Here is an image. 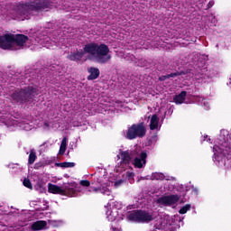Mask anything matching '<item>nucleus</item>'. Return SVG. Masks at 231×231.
Segmentation results:
<instances>
[{
	"mask_svg": "<svg viewBox=\"0 0 231 231\" xmlns=\"http://www.w3.org/2000/svg\"><path fill=\"white\" fill-rule=\"evenodd\" d=\"M109 46L106 43H97L95 42L86 43L83 50L77 51L68 56L69 60L79 62L82 60L86 53L88 55V60H95L97 64H107L112 56L109 54Z\"/></svg>",
	"mask_w": 231,
	"mask_h": 231,
	"instance_id": "f257e3e1",
	"label": "nucleus"
},
{
	"mask_svg": "<svg viewBox=\"0 0 231 231\" xmlns=\"http://www.w3.org/2000/svg\"><path fill=\"white\" fill-rule=\"evenodd\" d=\"M218 145L214 147L215 153V162L217 163H223L226 169H231V134L228 138V134L226 136L220 134L217 138Z\"/></svg>",
	"mask_w": 231,
	"mask_h": 231,
	"instance_id": "f03ea898",
	"label": "nucleus"
},
{
	"mask_svg": "<svg viewBox=\"0 0 231 231\" xmlns=\"http://www.w3.org/2000/svg\"><path fill=\"white\" fill-rule=\"evenodd\" d=\"M54 4L51 0H30L26 3H20L17 5V14L19 15H28L32 12H36L37 14L44 12V10H51Z\"/></svg>",
	"mask_w": 231,
	"mask_h": 231,
	"instance_id": "7ed1b4c3",
	"label": "nucleus"
},
{
	"mask_svg": "<svg viewBox=\"0 0 231 231\" xmlns=\"http://www.w3.org/2000/svg\"><path fill=\"white\" fill-rule=\"evenodd\" d=\"M28 36L24 34L5 33L0 36V48L2 50H14V44L23 47L28 42Z\"/></svg>",
	"mask_w": 231,
	"mask_h": 231,
	"instance_id": "20e7f679",
	"label": "nucleus"
},
{
	"mask_svg": "<svg viewBox=\"0 0 231 231\" xmlns=\"http://www.w3.org/2000/svg\"><path fill=\"white\" fill-rule=\"evenodd\" d=\"M35 95H38L37 88L26 87L12 93L11 98L17 104H28V102H33V97H35Z\"/></svg>",
	"mask_w": 231,
	"mask_h": 231,
	"instance_id": "39448f33",
	"label": "nucleus"
},
{
	"mask_svg": "<svg viewBox=\"0 0 231 231\" xmlns=\"http://www.w3.org/2000/svg\"><path fill=\"white\" fill-rule=\"evenodd\" d=\"M128 221L132 223H151V221H154V216L152 213L145 210V209H134L133 211L128 212L127 215Z\"/></svg>",
	"mask_w": 231,
	"mask_h": 231,
	"instance_id": "423d86ee",
	"label": "nucleus"
},
{
	"mask_svg": "<svg viewBox=\"0 0 231 231\" xmlns=\"http://www.w3.org/2000/svg\"><path fill=\"white\" fill-rule=\"evenodd\" d=\"M145 134H147V129L145 128L144 122L133 124L130 127H128L126 131L127 140H136V138H143Z\"/></svg>",
	"mask_w": 231,
	"mask_h": 231,
	"instance_id": "0eeeda50",
	"label": "nucleus"
},
{
	"mask_svg": "<svg viewBox=\"0 0 231 231\" xmlns=\"http://www.w3.org/2000/svg\"><path fill=\"white\" fill-rule=\"evenodd\" d=\"M180 195L162 196L157 199V203L164 207H171V205H176L180 201Z\"/></svg>",
	"mask_w": 231,
	"mask_h": 231,
	"instance_id": "6e6552de",
	"label": "nucleus"
},
{
	"mask_svg": "<svg viewBox=\"0 0 231 231\" xmlns=\"http://www.w3.org/2000/svg\"><path fill=\"white\" fill-rule=\"evenodd\" d=\"M147 160V152H143L140 154V158L135 157L134 165L136 167V169H142L143 167V164L146 163Z\"/></svg>",
	"mask_w": 231,
	"mask_h": 231,
	"instance_id": "1a4fd4ad",
	"label": "nucleus"
},
{
	"mask_svg": "<svg viewBox=\"0 0 231 231\" xmlns=\"http://www.w3.org/2000/svg\"><path fill=\"white\" fill-rule=\"evenodd\" d=\"M48 192H50V194H60V196H66V190L51 183L48 184Z\"/></svg>",
	"mask_w": 231,
	"mask_h": 231,
	"instance_id": "9d476101",
	"label": "nucleus"
},
{
	"mask_svg": "<svg viewBox=\"0 0 231 231\" xmlns=\"http://www.w3.org/2000/svg\"><path fill=\"white\" fill-rule=\"evenodd\" d=\"M88 72L89 75L88 76V80H97L98 77H100V69L96 67L88 68Z\"/></svg>",
	"mask_w": 231,
	"mask_h": 231,
	"instance_id": "9b49d317",
	"label": "nucleus"
},
{
	"mask_svg": "<svg viewBox=\"0 0 231 231\" xmlns=\"http://www.w3.org/2000/svg\"><path fill=\"white\" fill-rule=\"evenodd\" d=\"M121 162L125 165H129L131 163V153L129 151L120 150Z\"/></svg>",
	"mask_w": 231,
	"mask_h": 231,
	"instance_id": "f8f14e48",
	"label": "nucleus"
},
{
	"mask_svg": "<svg viewBox=\"0 0 231 231\" xmlns=\"http://www.w3.org/2000/svg\"><path fill=\"white\" fill-rule=\"evenodd\" d=\"M48 223L44 220H38L32 225V230L38 231L42 230V228H46Z\"/></svg>",
	"mask_w": 231,
	"mask_h": 231,
	"instance_id": "ddd939ff",
	"label": "nucleus"
},
{
	"mask_svg": "<svg viewBox=\"0 0 231 231\" xmlns=\"http://www.w3.org/2000/svg\"><path fill=\"white\" fill-rule=\"evenodd\" d=\"M159 124H160V118H158V116L156 114L152 115L151 121H150L151 131H154V130L158 129Z\"/></svg>",
	"mask_w": 231,
	"mask_h": 231,
	"instance_id": "4468645a",
	"label": "nucleus"
},
{
	"mask_svg": "<svg viewBox=\"0 0 231 231\" xmlns=\"http://www.w3.org/2000/svg\"><path fill=\"white\" fill-rule=\"evenodd\" d=\"M187 97V91H181L179 95L175 96V104H183L185 102V97Z\"/></svg>",
	"mask_w": 231,
	"mask_h": 231,
	"instance_id": "2eb2a0df",
	"label": "nucleus"
},
{
	"mask_svg": "<svg viewBox=\"0 0 231 231\" xmlns=\"http://www.w3.org/2000/svg\"><path fill=\"white\" fill-rule=\"evenodd\" d=\"M35 160H37V152H35V150H31L29 158H28V163L29 165H33L35 163Z\"/></svg>",
	"mask_w": 231,
	"mask_h": 231,
	"instance_id": "dca6fc26",
	"label": "nucleus"
},
{
	"mask_svg": "<svg viewBox=\"0 0 231 231\" xmlns=\"http://www.w3.org/2000/svg\"><path fill=\"white\" fill-rule=\"evenodd\" d=\"M67 140L68 138L64 137L61 141L60 147V154H64L66 152L67 147Z\"/></svg>",
	"mask_w": 231,
	"mask_h": 231,
	"instance_id": "f3484780",
	"label": "nucleus"
},
{
	"mask_svg": "<svg viewBox=\"0 0 231 231\" xmlns=\"http://www.w3.org/2000/svg\"><path fill=\"white\" fill-rule=\"evenodd\" d=\"M57 167H62L63 169H68L71 167H75V162H60L56 163Z\"/></svg>",
	"mask_w": 231,
	"mask_h": 231,
	"instance_id": "a211bd4d",
	"label": "nucleus"
},
{
	"mask_svg": "<svg viewBox=\"0 0 231 231\" xmlns=\"http://www.w3.org/2000/svg\"><path fill=\"white\" fill-rule=\"evenodd\" d=\"M64 190L66 191V195L65 196L73 197V196H75L77 194V191L73 188H66Z\"/></svg>",
	"mask_w": 231,
	"mask_h": 231,
	"instance_id": "6ab92c4d",
	"label": "nucleus"
},
{
	"mask_svg": "<svg viewBox=\"0 0 231 231\" xmlns=\"http://www.w3.org/2000/svg\"><path fill=\"white\" fill-rule=\"evenodd\" d=\"M23 187H26V189H30L31 190L33 189V186L32 185V181L30 179H24L23 180Z\"/></svg>",
	"mask_w": 231,
	"mask_h": 231,
	"instance_id": "aec40b11",
	"label": "nucleus"
},
{
	"mask_svg": "<svg viewBox=\"0 0 231 231\" xmlns=\"http://www.w3.org/2000/svg\"><path fill=\"white\" fill-rule=\"evenodd\" d=\"M189 210H190V204H186L179 210V213L187 214V212H189Z\"/></svg>",
	"mask_w": 231,
	"mask_h": 231,
	"instance_id": "412c9836",
	"label": "nucleus"
},
{
	"mask_svg": "<svg viewBox=\"0 0 231 231\" xmlns=\"http://www.w3.org/2000/svg\"><path fill=\"white\" fill-rule=\"evenodd\" d=\"M181 75H185V72L184 71L172 72L171 74H168V79H171V78H174V77H180Z\"/></svg>",
	"mask_w": 231,
	"mask_h": 231,
	"instance_id": "4be33fe9",
	"label": "nucleus"
},
{
	"mask_svg": "<svg viewBox=\"0 0 231 231\" xmlns=\"http://www.w3.org/2000/svg\"><path fill=\"white\" fill-rule=\"evenodd\" d=\"M154 180H165V175L163 173L156 172L153 174Z\"/></svg>",
	"mask_w": 231,
	"mask_h": 231,
	"instance_id": "5701e85b",
	"label": "nucleus"
},
{
	"mask_svg": "<svg viewBox=\"0 0 231 231\" xmlns=\"http://www.w3.org/2000/svg\"><path fill=\"white\" fill-rule=\"evenodd\" d=\"M79 185H81L82 187H89V185H91V182H89V180H83L79 181Z\"/></svg>",
	"mask_w": 231,
	"mask_h": 231,
	"instance_id": "b1692460",
	"label": "nucleus"
},
{
	"mask_svg": "<svg viewBox=\"0 0 231 231\" xmlns=\"http://www.w3.org/2000/svg\"><path fill=\"white\" fill-rule=\"evenodd\" d=\"M42 167H44V162H36V163L34 164V169H35L36 171H39V169H41V168H42Z\"/></svg>",
	"mask_w": 231,
	"mask_h": 231,
	"instance_id": "393cba45",
	"label": "nucleus"
},
{
	"mask_svg": "<svg viewBox=\"0 0 231 231\" xmlns=\"http://www.w3.org/2000/svg\"><path fill=\"white\" fill-rule=\"evenodd\" d=\"M100 190V188H95V187H90L88 189V192H98Z\"/></svg>",
	"mask_w": 231,
	"mask_h": 231,
	"instance_id": "a878e982",
	"label": "nucleus"
},
{
	"mask_svg": "<svg viewBox=\"0 0 231 231\" xmlns=\"http://www.w3.org/2000/svg\"><path fill=\"white\" fill-rule=\"evenodd\" d=\"M167 79H169L168 75L159 77L160 82H164V80H167Z\"/></svg>",
	"mask_w": 231,
	"mask_h": 231,
	"instance_id": "bb28decb",
	"label": "nucleus"
},
{
	"mask_svg": "<svg viewBox=\"0 0 231 231\" xmlns=\"http://www.w3.org/2000/svg\"><path fill=\"white\" fill-rule=\"evenodd\" d=\"M107 218H108V220H109V221H113V220H115V217H109V216H107Z\"/></svg>",
	"mask_w": 231,
	"mask_h": 231,
	"instance_id": "cd10ccee",
	"label": "nucleus"
},
{
	"mask_svg": "<svg viewBox=\"0 0 231 231\" xmlns=\"http://www.w3.org/2000/svg\"><path fill=\"white\" fill-rule=\"evenodd\" d=\"M112 230L113 231H116V227H112Z\"/></svg>",
	"mask_w": 231,
	"mask_h": 231,
	"instance_id": "c85d7f7f",
	"label": "nucleus"
},
{
	"mask_svg": "<svg viewBox=\"0 0 231 231\" xmlns=\"http://www.w3.org/2000/svg\"><path fill=\"white\" fill-rule=\"evenodd\" d=\"M129 176H134V173H129Z\"/></svg>",
	"mask_w": 231,
	"mask_h": 231,
	"instance_id": "c756f323",
	"label": "nucleus"
},
{
	"mask_svg": "<svg viewBox=\"0 0 231 231\" xmlns=\"http://www.w3.org/2000/svg\"><path fill=\"white\" fill-rule=\"evenodd\" d=\"M107 214H109V211L106 212V216H107Z\"/></svg>",
	"mask_w": 231,
	"mask_h": 231,
	"instance_id": "7c9ffc66",
	"label": "nucleus"
}]
</instances>
